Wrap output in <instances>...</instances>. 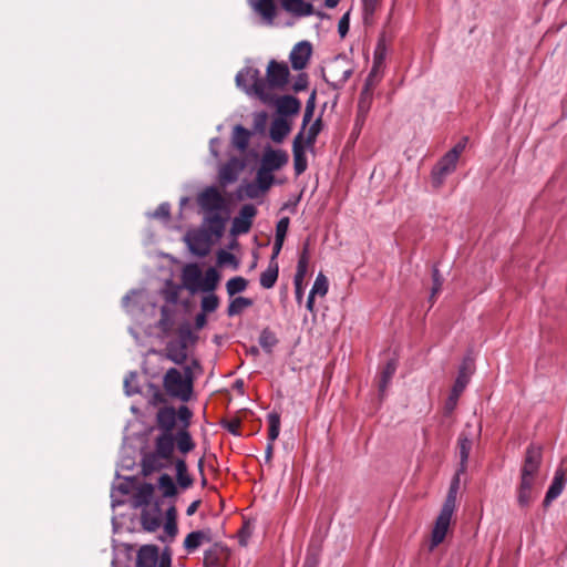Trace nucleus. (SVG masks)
<instances>
[{
	"mask_svg": "<svg viewBox=\"0 0 567 567\" xmlns=\"http://www.w3.org/2000/svg\"><path fill=\"white\" fill-rule=\"evenodd\" d=\"M155 421L161 433L154 439L153 451L143 456L142 466L145 473L167 467L175 447L181 454L186 455L196 446L188 430L178 429L176 433L173 432L176 425V410L173 406L161 408Z\"/></svg>",
	"mask_w": 567,
	"mask_h": 567,
	"instance_id": "nucleus-1",
	"label": "nucleus"
},
{
	"mask_svg": "<svg viewBox=\"0 0 567 567\" xmlns=\"http://www.w3.org/2000/svg\"><path fill=\"white\" fill-rule=\"evenodd\" d=\"M460 470L453 476L447 495L443 503V506L440 511L439 516L436 517L434 527L431 534V540L429 545V550L432 551L435 547H437L445 538L447 530L450 528V524L453 517V514L456 508V498L460 488Z\"/></svg>",
	"mask_w": 567,
	"mask_h": 567,
	"instance_id": "nucleus-2",
	"label": "nucleus"
},
{
	"mask_svg": "<svg viewBox=\"0 0 567 567\" xmlns=\"http://www.w3.org/2000/svg\"><path fill=\"white\" fill-rule=\"evenodd\" d=\"M194 379L190 365H185L183 372L171 368L163 377V388L171 398L187 402L193 394Z\"/></svg>",
	"mask_w": 567,
	"mask_h": 567,
	"instance_id": "nucleus-3",
	"label": "nucleus"
},
{
	"mask_svg": "<svg viewBox=\"0 0 567 567\" xmlns=\"http://www.w3.org/2000/svg\"><path fill=\"white\" fill-rule=\"evenodd\" d=\"M236 84L249 96H255L266 104L274 102V93L269 92V85L261 78L258 69L247 66L236 75Z\"/></svg>",
	"mask_w": 567,
	"mask_h": 567,
	"instance_id": "nucleus-4",
	"label": "nucleus"
},
{
	"mask_svg": "<svg viewBox=\"0 0 567 567\" xmlns=\"http://www.w3.org/2000/svg\"><path fill=\"white\" fill-rule=\"evenodd\" d=\"M352 73L353 68L347 56L338 55L328 64L323 79L333 90H340Z\"/></svg>",
	"mask_w": 567,
	"mask_h": 567,
	"instance_id": "nucleus-5",
	"label": "nucleus"
},
{
	"mask_svg": "<svg viewBox=\"0 0 567 567\" xmlns=\"http://www.w3.org/2000/svg\"><path fill=\"white\" fill-rule=\"evenodd\" d=\"M474 371V362L471 358H465L458 369V373L456 377V380L454 382V385L452 388V391L446 399L444 410L446 414H451L454 409L457 405L458 399L463 391L465 390L466 385L470 382L471 375Z\"/></svg>",
	"mask_w": 567,
	"mask_h": 567,
	"instance_id": "nucleus-6",
	"label": "nucleus"
},
{
	"mask_svg": "<svg viewBox=\"0 0 567 567\" xmlns=\"http://www.w3.org/2000/svg\"><path fill=\"white\" fill-rule=\"evenodd\" d=\"M192 336L188 328L179 330V338L171 340L164 349V357L177 365H183L188 359L187 339Z\"/></svg>",
	"mask_w": 567,
	"mask_h": 567,
	"instance_id": "nucleus-7",
	"label": "nucleus"
},
{
	"mask_svg": "<svg viewBox=\"0 0 567 567\" xmlns=\"http://www.w3.org/2000/svg\"><path fill=\"white\" fill-rule=\"evenodd\" d=\"M542 460V446L536 444L528 445L520 468V481H528L535 483L540 468Z\"/></svg>",
	"mask_w": 567,
	"mask_h": 567,
	"instance_id": "nucleus-8",
	"label": "nucleus"
},
{
	"mask_svg": "<svg viewBox=\"0 0 567 567\" xmlns=\"http://www.w3.org/2000/svg\"><path fill=\"white\" fill-rule=\"evenodd\" d=\"M197 204L204 214L226 210L225 198L214 186H210L198 194Z\"/></svg>",
	"mask_w": 567,
	"mask_h": 567,
	"instance_id": "nucleus-9",
	"label": "nucleus"
},
{
	"mask_svg": "<svg viewBox=\"0 0 567 567\" xmlns=\"http://www.w3.org/2000/svg\"><path fill=\"white\" fill-rule=\"evenodd\" d=\"M289 68L285 62L270 60L266 71V84L269 85V92L274 93V89H282L289 81Z\"/></svg>",
	"mask_w": 567,
	"mask_h": 567,
	"instance_id": "nucleus-10",
	"label": "nucleus"
},
{
	"mask_svg": "<svg viewBox=\"0 0 567 567\" xmlns=\"http://www.w3.org/2000/svg\"><path fill=\"white\" fill-rule=\"evenodd\" d=\"M257 214V209L252 204L244 205L239 214L233 219L231 224V234L233 235H243L247 234L252 225V219Z\"/></svg>",
	"mask_w": 567,
	"mask_h": 567,
	"instance_id": "nucleus-11",
	"label": "nucleus"
},
{
	"mask_svg": "<svg viewBox=\"0 0 567 567\" xmlns=\"http://www.w3.org/2000/svg\"><path fill=\"white\" fill-rule=\"evenodd\" d=\"M227 218L228 217L227 215H224V212L204 214L202 230L207 233L213 239L217 240L224 235Z\"/></svg>",
	"mask_w": 567,
	"mask_h": 567,
	"instance_id": "nucleus-12",
	"label": "nucleus"
},
{
	"mask_svg": "<svg viewBox=\"0 0 567 567\" xmlns=\"http://www.w3.org/2000/svg\"><path fill=\"white\" fill-rule=\"evenodd\" d=\"M312 55V45L309 41H300L293 45L289 54L291 68L296 71L303 70Z\"/></svg>",
	"mask_w": 567,
	"mask_h": 567,
	"instance_id": "nucleus-13",
	"label": "nucleus"
},
{
	"mask_svg": "<svg viewBox=\"0 0 567 567\" xmlns=\"http://www.w3.org/2000/svg\"><path fill=\"white\" fill-rule=\"evenodd\" d=\"M186 240L190 251L198 257L206 256L209 252L213 243V238L202 229L188 234Z\"/></svg>",
	"mask_w": 567,
	"mask_h": 567,
	"instance_id": "nucleus-14",
	"label": "nucleus"
},
{
	"mask_svg": "<svg viewBox=\"0 0 567 567\" xmlns=\"http://www.w3.org/2000/svg\"><path fill=\"white\" fill-rule=\"evenodd\" d=\"M288 162V154L281 150H266L262 154L260 167L268 172H275L285 166Z\"/></svg>",
	"mask_w": 567,
	"mask_h": 567,
	"instance_id": "nucleus-15",
	"label": "nucleus"
},
{
	"mask_svg": "<svg viewBox=\"0 0 567 567\" xmlns=\"http://www.w3.org/2000/svg\"><path fill=\"white\" fill-rule=\"evenodd\" d=\"M302 132H299L292 142L293 168L297 176L306 172L308 167Z\"/></svg>",
	"mask_w": 567,
	"mask_h": 567,
	"instance_id": "nucleus-16",
	"label": "nucleus"
},
{
	"mask_svg": "<svg viewBox=\"0 0 567 567\" xmlns=\"http://www.w3.org/2000/svg\"><path fill=\"white\" fill-rule=\"evenodd\" d=\"M567 482V471L559 467L556 470L551 484L548 487V491L545 495L543 505L544 507H548L553 501H555L564 491L565 484Z\"/></svg>",
	"mask_w": 567,
	"mask_h": 567,
	"instance_id": "nucleus-17",
	"label": "nucleus"
},
{
	"mask_svg": "<svg viewBox=\"0 0 567 567\" xmlns=\"http://www.w3.org/2000/svg\"><path fill=\"white\" fill-rule=\"evenodd\" d=\"M250 6L258 13L264 23L272 25L277 16V8L274 0H250Z\"/></svg>",
	"mask_w": 567,
	"mask_h": 567,
	"instance_id": "nucleus-18",
	"label": "nucleus"
},
{
	"mask_svg": "<svg viewBox=\"0 0 567 567\" xmlns=\"http://www.w3.org/2000/svg\"><path fill=\"white\" fill-rule=\"evenodd\" d=\"M182 280L187 290L195 292L199 290L202 270L197 264H188L183 268Z\"/></svg>",
	"mask_w": 567,
	"mask_h": 567,
	"instance_id": "nucleus-19",
	"label": "nucleus"
},
{
	"mask_svg": "<svg viewBox=\"0 0 567 567\" xmlns=\"http://www.w3.org/2000/svg\"><path fill=\"white\" fill-rule=\"evenodd\" d=\"M275 105L279 117L296 115L300 112L301 102L292 95H282L276 99Z\"/></svg>",
	"mask_w": 567,
	"mask_h": 567,
	"instance_id": "nucleus-20",
	"label": "nucleus"
},
{
	"mask_svg": "<svg viewBox=\"0 0 567 567\" xmlns=\"http://www.w3.org/2000/svg\"><path fill=\"white\" fill-rule=\"evenodd\" d=\"M159 561L158 548L155 545H144L137 551L136 567H156Z\"/></svg>",
	"mask_w": 567,
	"mask_h": 567,
	"instance_id": "nucleus-21",
	"label": "nucleus"
},
{
	"mask_svg": "<svg viewBox=\"0 0 567 567\" xmlns=\"http://www.w3.org/2000/svg\"><path fill=\"white\" fill-rule=\"evenodd\" d=\"M282 9L296 17H308L315 13L313 6L303 0H280Z\"/></svg>",
	"mask_w": 567,
	"mask_h": 567,
	"instance_id": "nucleus-22",
	"label": "nucleus"
},
{
	"mask_svg": "<svg viewBox=\"0 0 567 567\" xmlns=\"http://www.w3.org/2000/svg\"><path fill=\"white\" fill-rule=\"evenodd\" d=\"M290 131L291 125L286 118L276 117L270 124L269 135L274 142L281 143Z\"/></svg>",
	"mask_w": 567,
	"mask_h": 567,
	"instance_id": "nucleus-23",
	"label": "nucleus"
},
{
	"mask_svg": "<svg viewBox=\"0 0 567 567\" xmlns=\"http://www.w3.org/2000/svg\"><path fill=\"white\" fill-rule=\"evenodd\" d=\"M169 464L175 465L178 485L184 489L189 488L193 485V478L187 473V465L185 460L173 457L168 465Z\"/></svg>",
	"mask_w": 567,
	"mask_h": 567,
	"instance_id": "nucleus-24",
	"label": "nucleus"
},
{
	"mask_svg": "<svg viewBox=\"0 0 567 567\" xmlns=\"http://www.w3.org/2000/svg\"><path fill=\"white\" fill-rule=\"evenodd\" d=\"M241 164L238 159L233 158L227 162L219 172V177L224 183H233L237 179L238 173L241 169Z\"/></svg>",
	"mask_w": 567,
	"mask_h": 567,
	"instance_id": "nucleus-25",
	"label": "nucleus"
},
{
	"mask_svg": "<svg viewBox=\"0 0 567 567\" xmlns=\"http://www.w3.org/2000/svg\"><path fill=\"white\" fill-rule=\"evenodd\" d=\"M219 280V272L214 267H210L206 270L204 277L202 276L199 290L213 292L217 288Z\"/></svg>",
	"mask_w": 567,
	"mask_h": 567,
	"instance_id": "nucleus-26",
	"label": "nucleus"
},
{
	"mask_svg": "<svg viewBox=\"0 0 567 567\" xmlns=\"http://www.w3.org/2000/svg\"><path fill=\"white\" fill-rule=\"evenodd\" d=\"M250 138V132L243 125H236L231 135L233 145L239 150L245 151L248 147Z\"/></svg>",
	"mask_w": 567,
	"mask_h": 567,
	"instance_id": "nucleus-27",
	"label": "nucleus"
},
{
	"mask_svg": "<svg viewBox=\"0 0 567 567\" xmlns=\"http://www.w3.org/2000/svg\"><path fill=\"white\" fill-rule=\"evenodd\" d=\"M535 483L520 481L517 487V503L520 507H527L533 501V487Z\"/></svg>",
	"mask_w": 567,
	"mask_h": 567,
	"instance_id": "nucleus-28",
	"label": "nucleus"
},
{
	"mask_svg": "<svg viewBox=\"0 0 567 567\" xmlns=\"http://www.w3.org/2000/svg\"><path fill=\"white\" fill-rule=\"evenodd\" d=\"M372 90L364 85L359 97L358 102V120L367 116L368 112L370 111L371 104H372Z\"/></svg>",
	"mask_w": 567,
	"mask_h": 567,
	"instance_id": "nucleus-29",
	"label": "nucleus"
},
{
	"mask_svg": "<svg viewBox=\"0 0 567 567\" xmlns=\"http://www.w3.org/2000/svg\"><path fill=\"white\" fill-rule=\"evenodd\" d=\"M396 371L395 360H390L383 368L379 380V392L383 395Z\"/></svg>",
	"mask_w": 567,
	"mask_h": 567,
	"instance_id": "nucleus-30",
	"label": "nucleus"
},
{
	"mask_svg": "<svg viewBox=\"0 0 567 567\" xmlns=\"http://www.w3.org/2000/svg\"><path fill=\"white\" fill-rule=\"evenodd\" d=\"M209 536L203 530H195L189 533L184 539V547L188 551L197 549L204 540L208 542Z\"/></svg>",
	"mask_w": 567,
	"mask_h": 567,
	"instance_id": "nucleus-31",
	"label": "nucleus"
},
{
	"mask_svg": "<svg viewBox=\"0 0 567 567\" xmlns=\"http://www.w3.org/2000/svg\"><path fill=\"white\" fill-rule=\"evenodd\" d=\"M158 488L165 498L174 497L178 493L176 484L168 474H162L158 477Z\"/></svg>",
	"mask_w": 567,
	"mask_h": 567,
	"instance_id": "nucleus-32",
	"label": "nucleus"
},
{
	"mask_svg": "<svg viewBox=\"0 0 567 567\" xmlns=\"http://www.w3.org/2000/svg\"><path fill=\"white\" fill-rule=\"evenodd\" d=\"M278 265H269V267L260 275V286L265 289H270L275 286L278 279Z\"/></svg>",
	"mask_w": 567,
	"mask_h": 567,
	"instance_id": "nucleus-33",
	"label": "nucleus"
},
{
	"mask_svg": "<svg viewBox=\"0 0 567 567\" xmlns=\"http://www.w3.org/2000/svg\"><path fill=\"white\" fill-rule=\"evenodd\" d=\"M453 172L436 163V165L432 168L431 172V182L432 186L436 189L441 188L445 182V178L451 175Z\"/></svg>",
	"mask_w": 567,
	"mask_h": 567,
	"instance_id": "nucleus-34",
	"label": "nucleus"
},
{
	"mask_svg": "<svg viewBox=\"0 0 567 567\" xmlns=\"http://www.w3.org/2000/svg\"><path fill=\"white\" fill-rule=\"evenodd\" d=\"M252 306V300L246 297H236L230 301L227 308V315L229 317L237 316L241 313L246 308Z\"/></svg>",
	"mask_w": 567,
	"mask_h": 567,
	"instance_id": "nucleus-35",
	"label": "nucleus"
},
{
	"mask_svg": "<svg viewBox=\"0 0 567 567\" xmlns=\"http://www.w3.org/2000/svg\"><path fill=\"white\" fill-rule=\"evenodd\" d=\"M472 449V441L466 436L458 439L460 472H465L468 455Z\"/></svg>",
	"mask_w": 567,
	"mask_h": 567,
	"instance_id": "nucleus-36",
	"label": "nucleus"
},
{
	"mask_svg": "<svg viewBox=\"0 0 567 567\" xmlns=\"http://www.w3.org/2000/svg\"><path fill=\"white\" fill-rule=\"evenodd\" d=\"M309 266V245L305 244L303 249L299 256L297 271L293 279L305 280Z\"/></svg>",
	"mask_w": 567,
	"mask_h": 567,
	"instance_id": "nucleus-37",
	"label": "nucleus"
},
{
	"mask_svg": "<svg viewBox=\"0 0 567 567\" xmlns=\"http://www.w3.org/2000/svg\"><path fill=\"white\" fill-rule=\"evenodd\" d=\"M223 548L218 545L213 546L204 554V565L206 567H223L220 561Z\"/></svg>",
	"mask_w": 567,
	"mask_h": 567,
	"instance_id": "nucleus-38",
	"label": "nucleus"
},
{
	"mask_svg": "<svg viewBox=\"0 0 567 567\" xmlns=\"http://www.w3.org/2000/svg\"><path fill=\"white\" fill-rule=\"evenodd\" d=\"M248 286V280L244 277L237 276L234 278H230L226 284V290L227 293L233 297L237 293H240L246 290Z\"/></svg>",
	"mask_w": 567,
	"mask_h": 567,
	"instance_id": "nucleus-39",
	"label": "nucleus"
},
{
	"mask_svg": "<svg viewBox=\"0 0 567 567\" xmlns=\"http://www.w3.org/2000/svg\"><path fill=\"white\" fill-rule=\"evenodd\" d=\"M154 494V486L150 483L143 484L135 496L138 506H146L151 503Z\"/></svg>",
	"mask_w": 567,
	"mask_h": 567,
	"instance_id": "nucleus-40",
	"label": "nucleus"
},
{
	"mask_svg": "<svg viewBox=\"0 0 567 567\" xmlns=\"http://www.w3.org/2000/svg\"><path fill=\"white\" fill-rule=\"evenodd\" d=\"M278 343V339L276 334L268 328L264 329L259 336V344L260 347L267 351L271 352L272 348Z\"/></svg>",
	"mask_w": 567,
	"mask_h": 567,
	"instance_id": "nucleus-41",
	"label": "nucleus"
},
{
	"mask_svg": "<svg viewBox=\"0 0 567 567\" xmlns=\"http://www.w3.org/2000/svg\"><path fill=\"white\" fill-rule=\"evenodd\" d=\"M269 431H268V442H275L279 436L280 432V416L278 413H269L267 416Z\"/></svg>",
	"mask_w": 567,
	"mask_h": 567,
	"instance_id": "nucleus-42",
	"label": "nucleus"
},
{
	"mask_svg": "<svg viewBox=\"0 0 567 567\" xmlns=\"http://www.w3.org/2000/svg\"><path fill=\"white\" fill-rule=\"evenodd\" d=\"M142 526L147 532H155L161 526V516L158 514L143 513L142 517Z\"/></svg>",
	"mask_w": 567,
	"mask_h": 567,
	"instance_id": "nucleus-43",
	"label": "nucleus"
},
{
	"mask_svg": "<svg viewBox=\"0 0 567 567\" xmlns=\"http://www.w3.org/2000/svg\"><path fill=\"white\" fill-rule=\"evenodd\" d=\"M257 185L261 192H266L270 188L274 183V176L271 172L265 171L259 167L256 175Z\"/></svg>",
	"mask_w": 567,
	"mask_h": 567,
	"instance_id": "nucleus-44",
	"label": "nucleus"
},
{
	"mask_svg": "<svg viewBox=\"0 0 567 567\" xmlns=\"http://www.w3.org/2000/svg\"><path fill=\"white\" fill-rule=\"evenodd\" d=\"M322 122L321 118H317L308 128L306 138L303 137V142L308 147H312L317 141V137L321 131Z\"/></svg>",
	"mask_w": 567,
	"mask_h": 567,
	"instance_id": "nucleus-45",
	"label": "nucleus"
},
{
	"mask_svg": "<svg viewBox=\"0 0 567 567\" xmlns=\"http://www.w3.org/2000/svg\"><path fill=\"white\" fill-rule=\"evenodd\" d=\"M328 287H329V284H328L327 277L322 272H320L313 282L310 293L313 296L318 295V296L323 297L328 292Z\"/></svg>",
	"mask_w": 567,
	"mask_h": 567,
	"instance_id": "nucleus-46",
	"label": "nucleus"
},
{
	"mask_svg": "<svg viewBox=\"0 0 567 567\" xmlns=\"http://www.w3.org/2000/svg\"><path fill=\"white\" fill-rule=\"evenodd\" d=\"M193 416V412L186 405H181L178 410H176V421L181 422L179 429L188 430L190 425V420Z\"/></svg>",
	"mask_w": 567,
	"mask_h": 567,
	"instance_id": "nucleus-47",
	"label": "nucleus"
},
{
	"mask_svg": "<svg viewBox=\"0 0 567 567\" xmlns=\"http://www.w3.org/2000/svg\"><path fill=\"white\" fill-rule=\"evenodd\" d=\"M200 306H202L203 312H206V313L214 312L219 306V299L216 295L209 293V295L203 297Z\"/></svg>",
	"mask_w": 567,
	"mask_h": 567,
	"instance_id": "nucleus-48",
	"label": "nucleus"
},
{
	"mask_svg": "<svg viewBox=\"0 0 567 567\" xmlns=\"http://www.w3.org/2000/svg\"><path fill=\"white\" fill-rule=\"evenodd\" d=\"M289 227V218L282 217L276 225V239L285 240Z\"/></svg>",
	"mask_w": 567,
	"mask_h": 567,
	"instance_id": "nucleus-49",
	"label": "nucleus"
},
{
	"mask_svg": "<svg viewBox=\"0 0 567 567\" xmlns=\"http://www.w3.org/2000/svg\"><path fill=\"white\" fill-rule=\"evenodd\" d=\"M432 277H433V287H432V292H431V299H433L435 297V295L440 292L442 285H443V278L440 275V271L436 267L433 268Z\"/></svg>",
	"mask_w": 567,
	"mask_h": 567,
	"instance_id": "nucleus-50",
	"label": "nucleus"
},
{
	"mask_svg": "<svg viewBox=\"0 0 567 567\" xmlns=\"http://www.w3.org/2000/svg\"><path fill=\"white\" fill-rule=\"evenodd\" d=\"M350 27V12H346L338 23V32L341 38H344L347 33L349 32Z\"/></svg>",
	"mask_w": 567,
	"mask_h": 567,
	"instance_id": "nucleus-51",
	"label": "nucleus"
},
{
	"mask_svg": "<svg viewBox=\"0 0 567 567\" xmlns=\"http://www.w3.org/2000/svg\"><path fill=\"white\" fill-rule=\"evenodd\" d=\"M171 215V206L167 203L161 204L152 214L154 218L168 219Z\"/></svg>",
	"mask_w": 567,
	"mask_h": 567,
	"instance_id": "nucleus-52",
	"label": "nucleus"
},
{
	"mask_svg": "<svg viewBox=\"0 0 567 567\" xmlns=\"http://www.w3.org/2000/svg\"><path fill=\"white\" fill-rule=\"evenodd\" d=\"M217 260L220 265L231 264L235 268L237 267L236 257L231 252L220 250L217 255Z\"/></svg>",
	"mask_w": 567,
	"mask_h": 567,
	"instance_id": "nucleus-53",
	"label": "nucleus"
},
{
	"mask_svg": "<svg viewBox=\"0 0 567 567\" xmlns=\"http://www.w3.org/2000/svg\"><path fill=\"white\" fill-rule=\"evenodd\" d=\"M458 159L454 157V155H451L446 153L437 163L450 169L451 172H454L456 169Z\"/></svg>",
	"mask_w": 567,
	"mask_h": 567,
	"instance_id": "nucleus-54",
	"label": "nucleus"
},
{
	"mask_svg": "<svg viewBox=\"0 0 567 567\" xmlns=\"http://www.w3.org/2000/svg\"><path fill=\"white\" fill-rule=\"evenodd\" d=\"M164 530L172 540L176 536L178 530L176 520H173V518H167L164 524Z\"/></svg>",
	"mask_w": 567,
	"mask_h": 567,
	"instance_id": "nucleus-55",
	"label": "nucleus"
},
{
	"mask_svg": "<svg viewBox=\"0 0 567 567\" xmlns=\"http://www.w3.org/2000/svg\"><path fill=\"white\" fill-rule=\"evenodd\" d=\"M308 86V78L306 74H299L297 80L295 81L292 89L295 92H300L306 90Z\"/></svg>",
	"mask_w": 567,
	"mask_h": 567,
	"instance_id": "nucleus-56",
	"label": "nucleus"
},
{
	"mask_svg": "<svg viewBox=\"0 0 567 567\" xmlns=\"http://www.w3.org/2000/svg\"><path fill=\"white\" fill-rule=\"evenodd\" d=\"M313 113H315L313 109H311V107H306L305 109L302 124H301V128L299 131V132H302V135L305 134L306 127L311 122V120L313 117Z\"/></svg>",
	"mask_w": 567,
	"mask_h": 567,
	"instance_id": "nucleus-57",
	"label": "nucleus"
},
{
	"mask_svg": "<svg viewBox=\"0 0 567 567\" xmlns=\"http://www.w3.org/2000/svg\"><path fill=\"white\" fill-rule=\"evenodd\" d=\"M466 142H467V138H463L462 141H460L452 150H450L447 153L451 154V155H454L455 158H460L461 154L463 153V151L465 150V145H466Z\"/></svg>",
	"mask_w": 567,
	"mask_h": 567,
	"instance_id": "nucleus-58",
	"label": "nucleus"
},
{
	"mask_svg": "<svg viewBox=\"0 0 567 567\" xmlns=\"http://www.w3.org/2000/svg\"><path fill=\"white\" fill-rule=\"evenodd\" d=\"M260 188L258 185L256 184H247L245 186V195L248 197V198H256L259 196V193H260Z\"/></svg>",
	"mask_w": 567,
	"mask_h": 567,
	"instance_id": "nucleus-59",
	"label": "nucleus"
},
{
	"mask_svg": "<svg viewBox=\"0 0 567 567\" xmlns=\"http://www.w3.org/2000/svg\"><path fill=\"white\" fill-rule=\"evenodd\" d=\"M296 300L301 303L303 298V280L293 279Z\"/></svg>",
	"mask_w": 567,
	"mask_h": 567,
	"instance_id": "nucleus-60",
	"label": "nucleus"
},
{
	"mask_svg": "<svg viewBox=\"0 0 567 567\" xmlns=\"http://www.w3.org/2000/svg\"><path fill=\"white\" fill-rule=\"evenodd\" d=\"M363 11L365 14H372L378 6L379 0H362Z\"/></svg>",
	"mask_w": 567,
	"mask_h": 567,
	"instance_id": "nucleus-61",
	"label": "nucleus"
},
{
	"mask_svg": "<svg viewBox=\"0 0 567 567\" xmlns=\"http://www.w3.org/2000/svg\"><path fill=\"white\" fill-rule=\"evenodd\" d=\"M251 532L249 526L246 524L239 532V543L243 546L247 545L248 538L250 536Z\"/></svg>",
	"mask_w": 567,
	"mask_h": 567,
	"instance_id": "nucleus-62",
	"label": "nucleus"
},
{
	"mask_svg": "<svg viewBox=\"0 0 567 567\" xmlns=\"http://www.w3.org/2000/svg\"><path fill=\"white\" fill-rule=\"evenodd\" d=\"M171 554L165 550L162 555H161V561H159V565L158 567H171Z\"/></svg>",
	"mask_w": 567,
	"mask_h": 567,
	"instance_id": "nucleus-63",
	"label": "nucleus"
},
{
	"mask_svg": "<svg viewBox=\"0 0 567 567\" xmlns=\"http://www.w3.org/2000/svg\"><path fill=\"white\" fill-rule=\"evenodd\" d=\"M207 322L206 312L198 313L195 317V326L197 329H202Z\"/></svg>",
	"mask_w": 567,
	"mask_h": 567,
	"instance_id": "nucleus-64",
	"label": "nucleus"
}]
</instances>
